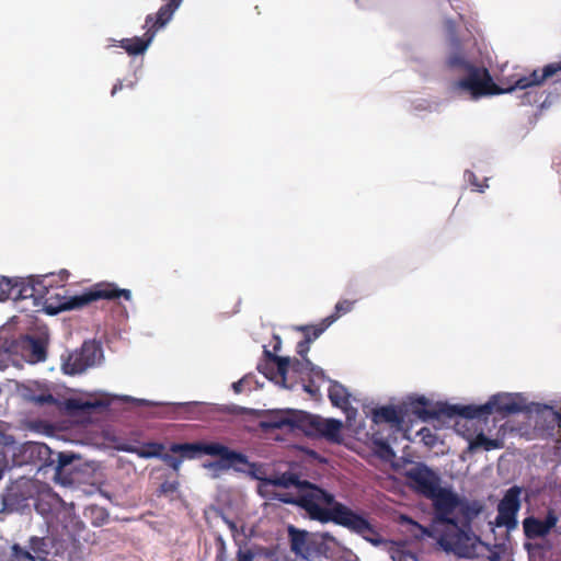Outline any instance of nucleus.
<instances>
[{"label": "nucleus", "instance_id": "nucleus-1", "mask_svg": "<svg viewBox=\"0 0 561 561\" xmlns=\"http://www.w3.org/2000/svg\"><path fill=\"white\" fill-rule=\"evenodd\" d=\"M267 482L274 486L297 488L296 496L283 495L279 500L301 507L311 519L320 523L332 522L368 541H374L373 536L376 535V530L369 520L345 504L335 501L332 493L309 481H301L297 474L290 472L270 478Z\"/></svg>", "mask_w": 561, "mask_h": 561}, {"label": "nucleus", "instance_id": "nucleus-2", "mask_svg": "<svg viewBox=\"0 0 561 561\" xmlns=\"http://www.w3.org/2000/svg\"><path fill=\"white\" fill-rule=\"evenodd\" d=\"M486 512V505L480 500H468L454 493V501L446 511H438L434 520L445 525L438 542L447 552L460 558L477 557L480 538L472 530L477 518Z\"/></svg>", "mask_w": 561, "mask_h": 561}, {"label": "nucleus", "instance_id": "nucleus-3", "mask_svg": "<svg viewBox=\"0 0 561 561\" xmlns=\"http://www.w3.org/2000/svg\"><path fill=\"white\" fill-rule=\"evenodd\" d=\"M534 70L527 75L519 77L514 85L500 88L494 83L489 70L485 67L474 66L466 72V76L459 79L455 87L459 90L468 92L473 99L485 95H496L503 93H512L522 90L523 93L517 95V105H533L539 102L540 96L533 90L542 83L531 82Z\"/></svg>", "mask_w": 561, "mask_h": 561}, {"label": "nucleus", "instance_id": "nucleus-4", "mask_svg": "<svg viewBox=\"0 0 561 561\" xmlns=\"http://www.w3.org/2000/svg\"><path fill=\"white\" fill-rule=\"evenodd\" d=\"M430 404V401L421 396L417 398H411L409 402V411L416 415L422 421H428L433 419L445 417H455L462 416L465 419L473 420L485 417L492 414V403H484L481 405L468 404V405H459V404H448V403H439L436 408L427 409L426 407Z\"/></svg>", "mask_w": 561, "mask_h": 561}, {"label": "nucleus", "instance_id": "nucleus-5", "mask_svg": "<svg viewBox=\"0 0 561 561\" xmlns=\"http://www.w3.org/2000/svg\"><path fill=\"white\" fill-rule=\"evenodd\" d=\"M408 478L411 485L423 496L433 502L434 517L438 511H446L454 501V492L450 489L439 485V478L433 470L424 465L408 471Z\"/></svg>", "mask_w": 561, "mask_h": 561}, {"label": "nucleus", "instance_id": "nucleus-6", "mask_svg": "<svg viewBox=\"0 0 561 561\" xmlns=\"http://www.w3.org/2000/svg\"><path fill=\"white\" fill-rule=\"evenodd\" d=\"M170 451L179 454V457L183 460L184 458L193 459L201 454L219 457L220 465L229 468L233 465H245L248 458L245 455L231 450L229 447L220 443H183L172 444Z\"/></svg>", "mask_w": 561, "mask_h": 561}, {"label": "nucleus", "instance_id": "nucleus-7", "mask_svg": "<svg viewBox=\"0 0 561 561\" xmlns=\"http://www.w3.org/2000/svg\"><path fill=\"white\" fill-rule=\"evenodd\" d=\"M124 298L125 300H130L131 293L129 289H119L113 283H98L93 285L91 288L82 293L81 295H77L70 297L65 302H62L57 309H50L47 306L48 313H56L58 310H72L77 308H81L83 306L89 305L92 301H96L100 299L106 300H118Z\"/></svg>", "mask_w": 561, "mask_h": 561}, {"label": "nucleus", "instance_id": "nucleus-8", "mask_svg": "<svg viewBox=\"0 0 561 561\" xmlns=\"http://www.w3.org/2000/svg\"><path fill=\"white\" fill-rule=\"evenodd\" d=\"M54 451L44 443L26 442L19 446L13 445V466L32 465L38 469L54 465Z\"/></svg>", "mask_w": 561, "mask_h": 561}, {"label": "nucleus", "instance_id": "nucleus-9", "mask_svg": "<svg viewBox=\"0 0 561 561\" xmlns=\"http://www.w3.org/2000/svg\"><path fill=\"white\" fill-rule=\"evenodd\" d=\"M102 347L94 341H85L80 350L70 353L62 363V370L67 375L81 374L89 367L101 362Z\"/></svg>", "mask_w": 561, "mask_h": 561}, {"label": "nucleus", "instance_id": "nucleus-10", "mask_svg": "<svg viewBox=\"0 0 561 561\" xmlns=\"http://www.w3.org/2000/svg\"><path fill=\"white\" fill-rule=\"evenodd\" d=\"M13 287L11 299L24 300L33 298L35 305H38L42 299L47 300L53 282L47 275L43 277L14 278Z\"/></svg>", "mask_w": 561, "mask_h": 561}, {"label": "nucleus", "instance_id": "nucleus-11", "mask_svg": "<svg viewBox=\"0 0 561 561\" xmlns=\"http://www.w3.org/2000/svg\"><path fill=\"white\" fill-rule=\"evenodd\" d=\"M523 488L513 485L504 493V496L497 504V516L495 517V526L505 527L512 530L517 526V514L520 510V495Z\"/></svg>", "mask_w": 561, "mask_h": 561}, {"label": "nucleus", "instance_id": "nucleus-12", "mask_svg": "<svg viewBox=\"0 0 561 561\" xmlns=\"http://www.w3.org/2000/svg\"><path fill=\"white\" fill-rule=\"evenodd\" d=\"M301 428L309 435L324 437L332 443H340L342 439V422L335 419H323L319 415L304 413L300 416Z\"/></svg>", "mask_w": 561, "mask_h": 561}, {"label": "nucleus", "instance_id": "nucleus-13", "mask_svg": "<svg viewBox=\"0 0 561 561\" xmlns=\"http://www.w3.org/2000/svg\"><path fill=\"white\" fill-rule=\"evenodd\" d=\"M264 360L257 365V370L267 379L283 388L291 389L293 385L287 383L289 357H282L264 348Z\"/></svg>", "mask_w": 561, "mask_h": 561}, {"label": "nucleus", "instance_id": "nucleus-14", "mask_svg": "<svg viewBox=\"0 0 561 561\" xmlns=\"http://www.w3.org/2000/svg\"><path fill=\"white\" fill-rule=\"evenodd\" d=\"M35 483L31 479L21 478L12 482L2 494L4 507L9 510H20L27 505V501L33 497Z\"/></svg>", "mask_w": 561, "mask_h": 561}, {"label": "nucleus", "instance_id": "nucleus-15", "mask_svg": "<svg viewBox=\"0 0 561 561\" xmlns=\"http://www.w3.org/2000/svg\"><path fill=\"white\" fill-rule=\"evenodd\" d=\"M182 0H169L168 3L163 4L157 14L153 16L151 14L146 18V27L147 31L142 35V55L145 54L147 47L150 45L154 34L162 27H164L168 22L172 19L173 13L180 7Z\"/></svg>", "mask_w": 561, "mask_h": 561}, {"label": "nucleus", "instance_id": "nucleus-16", "mask_svg": "<svg viewBox=\"0 0 561 561\" xmlns=\"http://www.w3.org/2000/svg\"><path fill=\"white\" fill-rule=\"evenodd\" d=\"M115 400L133 401L140 404V399H134L129 397H111L104 396L101 399L83 400L80 398H71L66 401V408L70 413H89L94 410L105 409L110 407Z\"/></svg>", "mask_w": 561, "mask_h": 561}, {"label": "nucleus", "instance_id": "nucleus-17", "mask_svg": "<svg viewBox=\"0 0 561 561\" xmlns=\"http://www.w3.org/2000/svg\"><path fill=\"white\" fill-rule=\"evenodd\" d=\"M488 403H492V413L497 412L504 416L526 410L524 400L519 394H496Z\"/></svg>", "mask_w": 561, "mask_h": 561}, {"label": "nucleus", "instance_id": "nucleus-18", "mask_svg": "<svg viewBox=\"0 0 561 561\" xmlns=\"http://www.w3.org/2000/svg\"><path fill=\"white\" fill-rule=\"evenodd\" d=\"M20 348L27 362L35 364L44 362L47 356V344L41 337L25 335L20 341Z\"/></svg>", "mask_w": 561, "mask_h": 561}, {"label": "nucleus", "instance_id": "nucleus-19", "mask_svg": "<svg viewBox=\"0 0 561 561\" xmlns=\"http://www.w3.org/2000/svg\"><path fill=\"white\" fill-rule=\"evenodd\" d=\"M404 411L402 408L393 405H383L373 410L371 420L376 424L388 423L400 427L404 422Z\"/></svg>", "mask_w": 561, "mask_h": 561}, {"label": "nucleus", "instance_id": "nucleus-20", "mask_svg": "<svg viewBox=\"0 0 561 561\" xmlns=\"http://www.w3.org/2000/svg\"><path fill=\"white\" fill-rule=\"evenodd\" d=\"M304 413H298L294 410L279 412L274 414L270 421L263 422L262 426L265 428H283L284 426L301 427L300 416Z\"/></svg>", "mask_w": 561, "mask_h": 561}, {"label": "nucleus", "instance_id": "nucleus-21", "mask_svg": "<svg viewBox=\"0 0 561 561\" xmlns=\"http://www.w3.org/2000/svg\"><path fill=\"white\" fill-rule=\"evenodd\" d=\"M313 534H310L306 530H301L296 528L295 526L288 527V536L290 542V550L300 558H304V554L307 552L308 543Z\"/></svg>", "mask_w": 561, "mask_h": 561}, {"label": "nucleus", "instance_id": "nucleus-22", "mask_svg": "<svg viewBox=\"0 0 561 561\" xmlns=\"http://www.w3.org/2000/svg\"><path fill=\"white\" fill-rule=\"evenodd\" d=\"M59 501V496L56 493L51 492V490L44 491L37 495L34 503V507L38 514H41L45 518H48L50 515H53Z\"/></svg>", "mask_w": 561, "mask_h": 561}, {"label": "nucleus", "instance_id": "nucleus-23", "mask_svg": "<svg viewBox=\"0 0 561 561\" xmlns=\"http://www.w3.org/2000/svg\"><path fill=\"white\" fill-rule=\"evenodd\" d=\"M325 538L331 539L332 537H330L329 534H324V535L313 534L309 543L307 545L308 546L307 552L304 554L302 559L312 560V559L319 558V557H327L329 547L325 542Z\"/></svg>", "mask_w": 561, "mask_h": 561}, {"label": "nucleus", "instance_id": "nucleus-24", "mask_svg": "<svg viewBox=\"0 0 561 561\" xmlns=\"http://www.w3.org/2000/svg\"><path fill=\"white\" fill-rule=\"evenodd\" d=\"M329 399L332 405L345 409L350 404V393L347 389L335 380H330Z\"/></svg>", "mask_w": 561, "mask_h": 561}, {"label": "nucleus", "instance_id": "nucleus-25", "mask_svg": "<svg viewBox=\"0 0 561 561\" xmlns=\"http://www.w3.org/2000/svg\"><path fill=\"white\" fill-rule=\"evenodd\" d=\"M525 536L529 539L539 538L548 535L541 519L536 517H527L523 522Z\"/></svg>", "mask_w": 561, "mask_h": 561}, {"label": "nucleus", "instance_id": "nucleus-26", "mask_svg": "<svg viewBox=\"0 0 561 561\" xmlns=\"http://www.w3.org/2000/svg\"><path fill=\"white\" fill-rule=\"evenodd\" d=\"M332 323H334L333 317L324 318L319 324L316 325H302L299 328L304 332L305 337L313 342L318 339Z\"/></svg>", "mask_w": 561, "mask_h": 561}, {"label": "nucleus", "instance_id": "nucleus-27", "mask_svg": "<svg viewBox=\"0 0 561 561\" xmlns=\"http://www.w3.org/2000/svg\"><path fill=\"white\" fill-rule=\"evenodd\" d=\"M561 71V60L558 62H551L545 66L541 70L535 69L531 76V82L543 83L548 78H551L557 72Z\"/></svg>", "mask_w": 561, "mask_h": 561}, {"label": "nucleus", "instance_id": "nucleus-28", "mask_svg": "<svg viewBox=\"0 0 561 561\" xmlns=\"http://www.w3.org/2000/svg\"><path fill=\"white\" fill-rule=\"evenodd\" d=\"M28 548L35 554L38 561H46L49 551L45 538L31 537Z\"/></svg>", "mask_w": 561, "mask_h": 561}, {"label": "nucleus", "instance_id": "nucleus-29", "mask_svg": "<svg viewBox=\"0 0 561 561\" xmlns=\"http://www.w3.org/2000/svg\"><path fill=\"white\" fill-rule=\"evenodd\" d=\"M447 64L450 68L462 72H467L468 70L476 66L471 61H469L462 53L459 51L450 55L447 60Z\"/></svg>", "mask_w": 561, "mask_h": 561}, {"label": "nucleus", "instance_id": "nucleus-30", "mask_svg": "<svg viewBox=\"0 0 561 561\" xmlns=\"http://www.w3.org/2000/svg\"><path fill=\"white\" fill-rule=\"evenodd\" d=\"M471 448H483L484 450H493L500 449L503 447V444L499 439H492L486 437L484 434H479L476 436L473 442L470 444Z\"/></svg>", "mask_w": 561, "mask_h": 561}, {"label": "nucleus", "instance_id": "nucleus-31", "mask_svg": "<svg viewBox=\"0 0 561 561\" xmlns=\"http://www.w3.org/2000/svg\"><path fill=\"white\" fill-rule=\"evenodd\" d=\"M311 363L312 362L309 358H294L293 360L289 358L288 371L290 370L293 374L300 376L301 380L305 381L307 373H309Z\"/></svg>", "mask_w": 561, "mask_h": 561}, {"label": "nucleus", "instance_id": "nucleus-32", "mask_svg": "<svg viewBox=\"0 0 561 561\" xmlns=\"http://www.w3.org/2000/svg\"><path fill=\"white\" fill-rule=\"evenodd\" d=\"M14 342L0 337V370L7 368L11 363Z\"/></svg>", "mask_w": 561, "mask_h": 561}, {"label": "nucleus", "instance_id": "nucleus-33", "mask_svg": "<svg viewBox=\"0 0 561 561\" xmlns=\"http://www.w3.org/2000/svg\"><path fill=\"white\" fill-rule=\"evenodd\" d=\"M118 43V46L124 48L128 55L136 56L140 54V37L124 38Z\"/></svg>", "mask_w": 561, "mask_h": 561}, {"label": "nucleus", "instance_id": "nucleus-34", "mask_svg": "<svg viewBox=\"0 0 561 561\" xmlns=\"http://www.w3.org/2000/svg\"><path fill=\"white\" fill-rule=\"evenodd\" d=\"M165 446L161 443H147L142 444V458L161 457Z\"/></svg>", "mask_w": 561, "mask_h": 561}, {"label": "nucleus", "instance_id": "nucleus-35", "mask_svg": "<svg viewBox=\"0 0 561 561\" xmlns=\"http://www.w3.org/2000/svg\"><path fill=\"white\" fill-rule=\"evenodd\" d=\"M54 459H55L54 465L50 467L54 468L56 473L59 474L66 466H68L72 462L73 456L69 455V454L54 451Z\"/></svg>", "mask_w": 561, "mask_h": 561}, {"label": "nucleus", "instance_id": "nucleus-36", "mask_svg": "<svg viewBox=\"0 0 561 561\" xmlns=\"http://www.w3.org/2000/svg\"><path fill=\"white\" fill-rule=\"evenodd\" d=\"M354 304L355 301L347 299L337 301L334 308V312L329 317H333L335 322L341 316L350 312L353 309Z\"/></svg>", "mask_w": 561, "mask_h": 561}, {"label": "nucleus", "instance_id": "nucleus-37", "mask_svg": "<svg viewBox=\"0 0 561 561\" xmlns=\"http://www.w3.org/2000/svg\"><path fill=\"white\" fill-rule=\"evenodd\" d=\"M13 279L5 276H0V301L11 298L13 287Z\"/></svg>", "mask_w": 561, "mask_h": 561}, {"label": "nucleus", "instance_id": "nucleus-38", "mask_svg": "<svg viewBox=\"0 0 561 561\" xmlns=\"http://www.w3.org/2000/svg\"><path fill=\"white\" fill-rule=\"evenodd\" d=\"M176 455L178 454L171 453L170 449L168 451L165 449L160 458L163 460V462L167 466L172 468L174 471H178L180 469L181 463H182V459L179 456H176Z\"/></svg>", "mask_w": 561, "mask_h": 561}, {"label": "nucleus", "instance_id": "nucleus-39", "mask_svg": "<svg viewBox=\"0 0 561 561\" xmlns=\"http://www.w3.org/2000/svg\"><path fill=\"white\" fill-rule=\"evenodd\" d=\"M178 488H179V482L176 480H173V481L167 480L163 483H161V485L157 490V495L158 496L173 495L178 491Z\"/></svg>", "mask_w": 561, "mask_h": 561}, {"label": "nucleus", "instance_id": "nucleus-40", "mask_svg": "<svg viewBox=\"0 0 561 561\" xmlns=\"http://www.w3.org/2000/svg\"><path fill=\"white\" fill-rule=\"evenodd\" d=\"M116 448L123 451L136 453L140 456V440L139 435L133 439L131 443H118Z\"/></svg>", "mask_w": 561, "mask_h": 561}, {"label": "nucleus", "instance_id": "nucleus-41", "mask_svg": "<svg viewBox=\"0 0 561 561\" xmlns=\"http://www.w3.org/2000/svg\"><path fill=\"white\" fill-rule=\"evenodd\" d=\"M312 378H305L302 389L305 392L310 394L312 398H317L320 394V385Z\"/></svg>", "mask_w": 561, "mask_h": 561}, {"label": "nucleus", "instance_id": "nucleus-42", "mask_svg": "<svg viewBox=\"0 0 561 561\" xmlns=\"http://www.w3.org/2000/svg\"><path fill=\"white\" fill-rule=\"evenodd\" d=\"M27 399L38 405L54 404L56 402L51 393L32 394Z\"/></svg>", "mask_w": 561, "mask_h": 561}, {"label": "nucleus", "instance_id": "nucleus-43", "mask_svg": "<svg viewBox=\"0 0 561 561\" xmlns=\"http://www.w3.org/2000/svg\"><path fill=\"white\" fill-rule=\"evenodd\" d=\"M306 378H312L317 381H325L328 379L323 369L314 365L313 363H311L309 373H307Z\"/></svg>", "mask_w": 561, "mask_h": 561}, {"label": "nucleus", "instance_id": "nucleus-44", "mask_svg": "<svg viewBox=\"0 0 561 561\" xmlns=\"http://www.w3.org/2000/svg\"><path fill=\"white\" fill-rule=\"evenodd\" d=\"M546 531L549 534L550 530L557 525L558 517L553 511H548L545 519H541Z\"/></svg>", "mask_w": 561, "mask_h": 561}, {"label": "nucleus", "instance_id": "nucleus-45", "mask_svg": "<svg viewBox=\"0 0 561 561\" xmlns=\"http://www.w3.org/2000/svg\"><path fill=\"white\" fill-rule=\"evenodd\" d=\"M255 554L249 548H239L237 551V561H254Z\"/></svg>", "mask_w": 561, "mask_h": 561}, {"label": "nucleus", "instance_id": "nucleus-46", "mask_svg": "<svg viewBox=\"0 0 561 561\" xmlns=\"http://www.w3.org/2000/svg\"><path fill=\"white\" fill-rule=\"evenodd\" d=\"M310 340H307L306 337L298 342L297 344V353L301 356V358H308L307 354L310 350Z\"/></svg>", "mask_w": 561, "mask_h": 561}, {"label": "nucleus", "instance_id": "nucleus-47", "mask_svg": "<svg viewBox=\"0 0 561 561\" xmlns=\"http://www.w3.org/2000/svg\"><path fill=\"white\" fill-rule=\"evenodd\" d=\"M222 411L228 412L230 414H245L248 413V409L239 407V405H228Z\"/></svg>", "mask_w": 561, "mask_h": 561}, {"label": "nucleus", "instance_id": "nucleus-48", "mask_svg": "<svg viewBox=\"0 0 561 561\" xmlns=\"http://www.w3.org/2000/svg\"><path fill=\"white\" fill-rule=\"evenodd\" d=\"M245 382V378H242L232 383V389L236 393H241L243 391V383Z\"/></svg>", "mask_w": 561, "mask_h": 561}, {"label": "nucleus", "instance_id": "nucleus-49", "mask_svg": "<svg viewBox=\"0 0 561 561\" xmlns=\"http://www.w3.org/2000/svg\"><path fill=\"white\" fill-rule=\"evenodd\" d=\"M20 556L31 561H38L35 554L31 550H21Z\"/></svg>", "mask_w": 561, "mask_h": 561}, {"label": "nucleus", "instance_id": "nucleus-50", "mask_svg": "<svg viewBox=\"0 0 561 561\" xmlns=\"http://www.w3.org/2000/svg\"><path fill=\"white\" fill-rule=\"evenodd\" d=\"M95 512L99 514L98 519L100 520L93 524L96 526H101L107 519V516L105 515L103 510L96 508Z\"/></svg>", "mask_w": 561, "mask_h": 561}, {"label": "nucleus", "instance_id": "nucleus-51", "mask_svg": "<svg viewBox=\"0 0 561 561\" xmlns=\"http://www.w3.org/2000/svg\"><path fill=\"white\" fill-rule=\"evenodd\" d=\"M424 432H427V433H428V434H427V436H423V438L425 439V443H426L427 445H433V444H434V439H435V437L430 433V430H427V428H422V430L420 431V434H423Z\"/></svg>", "mask_w": 561, "mask_h": 561}, {"label": "nucleus", "instance_id": "nucleus-52", "mask_svg": "<svg viewBox=\"0 0 561 561\" xmlns=\"http://www.w3.org/2000/svg\"><path fill=\"white\" fill-rule=\"evenodd\" d=\"M379 446H380L381 450H382L386 455H388V456H393V455H394V454H393V451H392V449H391V447H390L386 442H381V443L379 444Z\"/></svg>", "mask_w": 561, "mask_h": 561}, {"label": "nucleus", "instance_id": "nucleus-53", "mask_svg": "<svg viewBox=\"0 0 561 561\" xmlns=\"http://www.w3.org/2000/svg\"><path fill=\"white\" fill-rule=\"evenodd\" d=\"M500 559H501L500 552H497V551H490V553L488 556V560L489 561H500Z\"/></svg>", "mask_w": 561, "mask_h": 561}, {"label": "nucleus", "instance_id": "nucleus-54", "mask_svg": "<svg viewBox=\"0 0 561 561\" xmlns=\"http://www.w3.org/2000/svg\"><path fill=\"white\" fill-rule=\"evenodd\" d=\"M275 344L273 346V351L272 352L273 354H276L279 350H280V344H282V341H280V337L279 336H275Z\"/></svg>", "mask_w": 561, "mask_h": 561}, {"label": "nucleus", "instance_id": "nucleus-55", "mask_svg": "<svg viewBox=\"0 0 561 561\" xmlns=\"http://www.w3.org/2000/svg\"><path fill=\"white\" fill-rule=\"evenodd\" d=\"M553 419L557 422L558 426L561 427V412L552 411Z\"/></svg>", "mask_w": 561, "mask_h": 561}, {"label": "nucleus", "instance_id": "nucleus-56", "mask_svg": "<svg viewBox=\"0 0 561 561\" xmlns=\"http://www.w3.org/2000/svg\"><path fill=\"white\" fill-rule=\"evenodd\" d=\"M124 88L123 81H119L116 83L112 89V95H114L118 90H122Z\"/></svg>", "mask_w": 561, "mask_h": 561}, {"label": "nucleus", "instance_id": "nucleus-57", "mask_svg": "<svg viewBox=\"0 0 561 561\" xmlns=\"http://www.w3.org/2000/svg\"><path fill=\"white\" fill-rule=\"evenodd\" d=\"M141 403H142V409H144V408H146V407H150V405H152V404H153L152 402H150V401H148V400H146V399H142V400H141Z\"/></svg>", "mask_w": 561, "mask_h": 561}, {"label": "nucleus", "instance_id": "nucleus-58", "mask_svg": "<svg viewBox=\"0 0 561 561\" xmlns=\"http://www.w3.org/2000/svg\"><path fill=\"white\" fill-rule=\"evenodd\" d=\"M135 84H136V82L129 81V83L126 84V87L129 88V89H134Z\"/></svg>", "mask_w": 561, "mask_h": 561}, {"label": "nucleus", "instance_id": "nucleus-59", "mask_svg": "<svg viewBox=\"0 0 561 561\" xmlns=\"http://www.w3.org/2000/svg\"><path fill=\"white\" fill-rule=\"evenodd\" d=\"M68 275H69L68 271H64L62 276H61V280H64Z\"/></svg>", "mask_w": 561, "mask_h": 561}]
</instances>
